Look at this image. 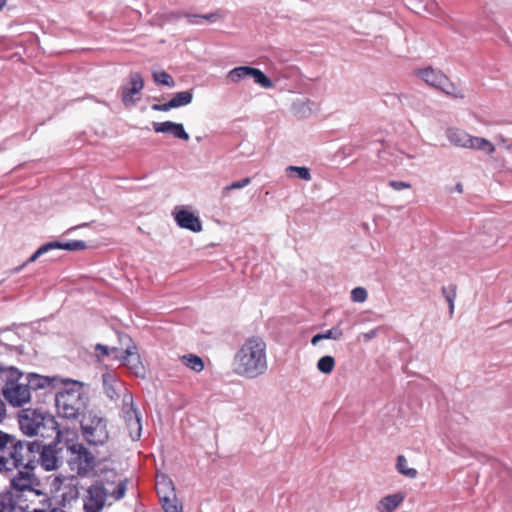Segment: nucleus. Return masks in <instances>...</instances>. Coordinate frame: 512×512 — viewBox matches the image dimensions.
<instances>
[{
  "label": "nucleus",
  "mask_w": 512,
  "mask_h": 512,
  "mask_svg": "<svg viewBox=\"0 0 512 512\" xmlns=\"http://www.w3.org/2000/svg\"><path fill=\"white\" fill-rule=\"evenodd\" d=\"M233 371L238 376L255 379L268 369L266 343L259 336L244 341L233 358Z\"/></svg>",
  "instance_id": "f257e3e1"
},
{
  "label": "nucleus",
  "mask_w": 512,
  "mask_h": 512,
  "mask_svg": "<svg viewBox=\"0 0 512 512\" xmlns=\"http://www.w3.org/2000/svg\"><path fill=\"white\" fill-rule=\"evenodd\" d=\"M63 388L58 391L55 407L58 415L68 420H78L87 411L88 395L84 392L85 384L66 378Z\"/></svg>",
  "instance_id": "f03ea898"
},
{
  "label": "nucleus",
  "mask_w": 512,
  "mask_h": 512,
  "mask_svg": "<svg viewBox=\"0 0 512 512\" xmlns=\"http://www.w3.org/2000/svg\"><path fill=\"white\" fill-rule=\"evenodd\" d=\"M0 375L4 381L2 393L4 398L14 407H20L30 400V386L28 375L14 367L0 368Z\"/></svg>",
  "instance_id": "7ed1b4c3"
},
{
  "label": "nucleus",
  "mask_w": 512,
  "mask_h": 512,
  "mask_svg": "<svg viewBox=\"0 0 512 512\" xmlns=\"http://www.w3.org/2000/svg\"><path fill=\"white\" fill-rule=\"evenodd\" d=\"M80 427L85 441L89 445H104L109 439L107 420L93 411H86L80 416Z\"/></svg>",
  "instance_id": "20e7f679"
},
{
  "label": "nucleus",
  "mask_w": 512,
  "mask_h": 512,
  "mask_svg": "<svg viewBox=\"0 0 512 512\" xmlns=\"http://www.w3.org/2000/svg\"><path fill=\"white\" fill-rule=\"evenodd\" d=\"M61 431L55 416L42 411V407L34 408V440L49 443H60Z\"/></svg>",
  "instance_id": "39448f33"
},
{
  "label": "nucleus",
  "mask_w": 512,
  "mask_h": 512,
  "mask_svg": "<svg viewBox=\"0 0 512 512\" xmlns=\"http://www.w3.org/2000/svg\"><path fill=\"white\" fill-rule=\"evenodd\" d=\"M63 380L59 376H44L34 372V400L36 403L55 405Z\"/></svg>",
  "instance_id": "423d86ee"
},
{
  "label": "nucleus",
  "mask_w": 512,
  "mask_h": 512,
  "mask_svg": "<svg viewBox=\"0 0 512 512\" xmlns=\"http://www.w3.org/2000/svg\"><path fill=\"white\" fill-rule=\"evenodd\" d=\"M119 340L126 345L125 349L120 350L115 359L121 361L136 377L145 378L146 370L137 351L136 345L127 334H119Z\"/></svg>",
  "instance_id": "0eeeda50"
},
{
  "label": "nucleus",
  "mask_w": 512,
  "mask_h": 512,
  "mask_svg": "<svg viewBox=\"0 0 512 512\" xmlns=\"http://www.w3.org/2000/svg\"><path fill=\"white\" fill-rule=\"evenodd\" d=\"M10 488L13 494L15 505L17 504L22 510L29 508L27 499H23L26 493H32V470H19L11 479Z\"/></svg>",
  "instance_id": "6e6552de"
},
{
  "label": "nucleus",
  "mask_w": 512,
  "mask_h": 512,
  "mask_svg": "<svg viewBox=\"0 0 512 512\" xmlns=\"http://www.w3.org/2000/svg\"><path fill=\"white\" fill-rule=\"evenodd\" d=\"M73 457L69 460L72 470L80 476L87 475L96 465L94 455L83 444L74 443L68 446Z\"/></svg>",
  "instance_id": "1a4fd4ad"
},
{
  "label": "nucleus",
  "mask_w": 512,
  "mask_h": 512,
  "mask_svg": "<svg viewBox=\"0 0 512 512\" xmlns=\"http://www.w3.org/2000/svg\"><path fill=\"white\" fill-rule=\"evenodd\" d=\"M122 402L123 418L125 420L129 436L133 441H138L142 432L141 414L134 406L132 394L126 393L123 396Z\"/></svg>",
  "instance_id": "9d476101"
},
{
  "label": "nucleus",
  "mask_w": 512,
  "mask_h": 512,
  "mask_svg": "<svg viewBox=\"0 0 512 512\" xmlns=\"http://www.w3.org/2000/svg\"><path fill=\"white\" fill-rule=\"evenodd\" d=\"M11 450L8 451V458L12 470L24 468L32 470V442L18 441L12 443Z\"/></svg>",
  "instance_id": "9b49d317"
},
{
  "label": "nucleus",
  "mask_w": 512,
  "mask_h": 512,
  "mask_svg": "<svg viewBox=\"0 0 512 512\" xmlns=\"http://www.w3.org/2000/svg\"><path fill=\"white\" fill-rule=\"evenodd\" d=\"M59 443H49L41 440H34V452H40L39 462L46 471H52L58 468L60 457L58 453L60 449L57 448Z\"/></svg>",
  "instance_id": "f8f14e48"
},
{
  "label": "nucleus",
  "mask_w": 512,
  "mask_h": 512,
  "mask_svg": "<svg viewBox=\"0 0 512 512\" xmlns=\"http://www.w3.org/2000/svg\"><path fill=\"white\" fill-rule=\"evenodd\" d=\"M144 88V79L139 72H130L129 83L120 88L121 101L125 107H133L140 100V92Z\"/></svg>",
  "instance_id": "ddd939ff"
},
{
  "label": "nucleus",
  "mask_w": 512,
  "mask_h": 512,
  "mask_svg": "<svg viewBox=\"0 0 512 512\" xmlns=\"http://www.w3.org/2000/svg\"><path fill=\"white\" fill-rule=\"evenodd\" d=\"M87 500L84 502V511L85 512H100L107 498V490L104 487L102 482H97L94 485H91L88 490Z\"/></svg>",
  "instance_id": "4468645a"
},
{
  "label": "nucleus",
  "mask_w": 512,
  "mask_h": 512,
  "mask_svg": "<svg viewBox=\"0 0 512 512\" xmlns=\"http://www.w3.org/2000/svg\"><path fill=\"white\" fill-rule=\"evenodd\" d=\"M174 217L180 228L190 230L194 233L202 231V222L193 212L181 208L174 213Z\"/></svg>",
  "instance_id": "2eb2a0df"
},
{
  "label": "nucleus",
  "mask_w": 512,
  "mask_h": 512,
  "mask_svg": "<svg viewBox=\"0 0 512 512\" xmlns=\"http://www.w3.org/2000/svg\"><path fill=\"white\" fill-rule=\"evenodd\" d=\"M153 129L156 133H170L175 138L188 141L190 139L189 134L186 132L182 123H176L172 121L164 122H153Z\"/></svg>",
  "instance_id": "dca6fc26"
},
{
  "label": "nucleus",
  "mask_w": 512,
  "mask_h": 512,
  "mask_svg": "<svg viewBox=\"0 0 512 512\" xmlns=\"http://www.w3.org/2000/svg\"><path fill=\"white\" fill-rule=\"evenodd\" d=\"M13 437L8 433L0 431V472L12 471L10 459L8 458V446L12 445Z\"/></svg>",
  "instance_id": "f3484780"
},
{
  "label": "nucleus",
  "mask_w": 512,
  "mask_h": 512,
  "mask_svg": "<svg viewBox=\"0 0 512 512\" xmlns=\"http://www.w3.org/2000/svg\"><path fill=\"white\" fill-rule=\"evenodd\" d=\"M417 75L428 85L433 86L437 89L440 88L442 81L446 76L445 74L442 73V71L433 69L431 67L418 70Z\"/></svg>",
  "instance_id": "a211bd4d"
},
{
  "label": "nucleus",
  "mask_w": 512,
  "mask_h": 512,
  "mask_svg": "<svg viewBox=\"0 0 512 512\" xmlns=\"http://www.w3.org/2000/svg\"><path fill=\"white\" fill-rule=\"evenodd\" d=\"M156 491L159 497V501L164 500L165 497L176 500V491L173 481L165 476L156 484Z\"/></svg>",
  "instance_id": "6ab92c4d"
},
{
  "label": "nucleus",
  "mask_w": 512,
  "mask_h": 512,
  "mask_svg": "<svg viewBox=\"0 0 512 512\" xmlns=\"http://www.w3.org/2000/svg\"><path fill=\"white\" fill-rule=\"evenodd\" d=\"M445 134L451 144L467 148L470 135L465 131L457 128H448Z\"/></svg>",
  "instance_id": "aec40b11"
},
{
  "label": "nucleus",
  "mask_w": 512,
  "mask_h": 512,
  "mask_svg": "<svg viewBox=\"0 0 512 512\" xmlns=\"http://www.w3.org/2000/svg\"><path fill=\"white\" fill-rule=\"evenodd\" d=\"M467 148L483 151L486 154H492L495 151V146L491 141L471 135L469 137Z\"/></svg>",
  "instance_id": "412c9836"
},
{
  "label": "nucleus",
  "mask_w": 512,
  "mask_h": 512,
  "mask_svg": "<svg viewBox=\"0 0 512 512\" xmlns=\"http://www.w3.org/2000/svg\"><path fill=\"white\" fill-rule=\"evenodd\" d=\"M443 93L456 99H463L465 97L464 91L459 88L455 83L451 82L447 76H445L442 84L439 88Z\"/></svg>",
  "instance_id": "4be33fe9"
},
{
  "label": "nucleus",
  "mask_w": 512,
  "mask_h": 512,
  "mask_svg": "<svg viewBox=\"0 0 512 512\" xmlns=\"http://www.w3.org/2000/svg\"><path fill=\"white\" fill-rule=\"evenodd\" d=\"M102 382L105 395L111 400L116 399L118 397V393L114 385V383H116L115 375L111 373H104L102 375Z\"/></svg>",
  "instance_id": "5701e85b"
},
{
  "label": "nucleus",
  "mask_w": 512,
  "mask_h": 512,
  "mask_svg": "<svg viewBox=\"0 0 512 512\" xmlns=\"http://www.w3.org/2000/svg\"><path fill=\"white\" fill-rule=\"evenodd\" d=\"M250 66H238L230 70L227 74V79L232 83H238L241 80L250 78L251 76Z\"/></svg>",
  "instance_id": "b1692460"
},
{
  "label": "nucleus",
  "mask_w": 512,
  "mask_h": 512,
  "mask_svg": "<svg viewBox=\"0 0 512 512\" xmlns=\"http://www.w3.org/2000/svg\"><path fill=\"white\" fill-rule=\"evenodd\" d=\"M404 500V496L400 493L391 494L383 497L380 504L384 511L393 512Z\"/></svg>",
  "instance_id": "393cba45"
},
{
  "label": "nucleus",
  "mask_w": 512,
  "mask_h": 512,
  "mask_svg": "<svg viewBox=\"0 0 512 512\" xmlns=\"http://www.w3.org/2000/svg\"><path fill=\"white\" fill-rule=\"evenodd\" d=\"M250 78H252L256 84L260 85L263 88L269 89L274 87V83L272 82V80L258 68H251Z\"/></svg>",
  "instance_id": "a878e982"
},
{
  "label": "nucleus",
  "mask_w": 512,
  "mask_h": 512,
  "mask_svg": "<svg viewBox=\"0 0 512 512\" xmlns=\"http://www.w3.org/2000/svg\"><path fill=\"white\" fill-rule=\"evenodd\" d=\"M170 100L175 108L189 105L193 100V91L186 90L177 92Z\"/></svg>",
  "instance_id": "bb28decb"
},
{
  "label": "nucleus",
  "mask_w": 512,
  "mask_h": 512,
  "mask_svg": "<svg viewBox=\"0 0 512 512\" xmlns=\"http://www.w3.org/2000/svg\"><path fill=\"white\" fill-rule=\"evenodd\" d=\"M396 469L400 474L411 479L416 478L418 474L416 469L407 467V459L404 455L397 456Z\"/></svg>",
  "instance_id": "cd10ccee"
},
{
  "label": "nucleus",
  "mask_w": 512,
  "mask_h": 512,
  "mask_svg": "<svg viewBox=\"0 0 512 512\" xmlns=\"http://www.w3.org/2000/svg\"><path fill=\"white\" fill-rule=\"evenodd\" d=\"M15 509V501L13 494L9 491L0 492V512H13Z\"/></svg>",
  "instance_id": "c85d7f7f"
},
{
  "label": "nucleus",
  "mask_w": 512,
  "mask_h": 512,
  "mask_svg": "<svg viewBox=\"0 0 512 512\" xmlns=\"http://www.w3.org/2000/svg\"><path fill=\"white\" fill-rule=\"evenodd\" d=\"M184 364L195 372H201L204 369L202 358L194 354H188L182 357Z\"/></svg>",
  "instance_id": "c756f323"
},
{
  "label": "nucleus",
  "mask_w": 512,
  "mask_h": 512,
  "mask_svg": "<svg viewBox=\"0 0 512 512\" xmlns=\"http://www.w3.org/2000/svg\"><path fill=\"white\" fill-rule=\"evenodd\" d=\"M441 291L446 301L448 302L449 313L450 316H452L454 313V301L456 298L457 286L455 284H451L448 287H442Z\"/></svg>",
  "instance_id": "7c9ffc66"
},
{
  "label": "nucleus",
  "mask_w": 512,
  "mask_h": 512,
  "mask_svg": "<svg viewBox=\"0 0 512 512\" xmlns=\"http://www.w3.org/2000/svg\"><path fill=\"white\" fill-rule=\"evenodd\" d=\"M335 367V359L330 355L321 357L317 362V368L324 374H330Z\"/></svg>",
  "instance_id": "2f4dec72"
},
{
  "label": "nucleus",
  "mask_w": 512,
  "mask_h": 512,
  "mask_svg": "<svg viewBox=\"0 0 512 512\" xmlns=\"http://www.w3.org/2000/svg\"><path fill=\"white\" fill-rule=\"evenodd\" d=\"M152 75H153L154 82L157 84L164 85L167 87L175 86L174 79L172 78V76L170 74H168L165 71H156V72H153Z\"/></svg>",
  "instance_id": "473e14b6"
},
{
  "label": "nucleus",
  "mask_w": 512,
  "mask_h": 512,
  "mask_svg": "<svg viewBox=\"0 0 512 512\" xmlns=\"http://www.w3.org/2000/svg\"><path fill=\"white\" fill-rule=\"evenodd\" d=\"M58 248L68 251H81L87 248V244L83 240H70L67 242L60 241V246H58Z\"/></svg>",
  "instance_id": "72a5a7b5"
},
{
  "label": "nucleus",
  "mask_w": 512,
  "mask_h": 512,
  "mask_svg": "<svg viewBox=\"0 0 512 512\" xmlns=\"http://www.w3.org/2000/svg\"><path fill=\"white\" fill-rule=\"evenodd\" d=\"M250 183H251L250 177H245L239 181L232 182L230 185H227L223 188L222 196L226 197L231 190L242 189V188L246 187L247 185H249Z\"/></svg>",
  "instance_id": "f704fd0d"
},
{
  "label": "nucleus",
  "mask_w": 512,
  "mask_h": 512,
  "mask_svg": "<svg viewBox=\"0 0 512 512\" xmlns=\"http://www.w3.org/2000/svg\"><path fill=\"white\" fill-rule=\"evenodd\" d=\"M286 170L296 173L302 180L310 181L312 179L310 169L305 166H288Z\"/></svg>",
  "instance_id": "c9c22d12"
},
{
  "label": "nucleus",
  "mask_w": 512,
  "mask_h": 512,
  "mask_svg": "<svg viewBox=\"0 0 512 512\" xmlns=\"http://www.w3.org/2000/svg\"><path fill=\"white\" fill-rule=\"evenodd\" d=\"M120 350L121 349H119L117 347L110 348V347H108L106 345H102V344H96V346H95V351L97 352L98 359H102L103 357L110 355V353H113L114 356L119 355Z\"/></svg>",
  "instance_id": "e433bc0d"
},
{
  "label": "nucleus",
  "mask_w": 512,
  "mask_h": 512,
  "mask_svg": "<svg viewBox=\"0 0 512 512\" xmlns=\"http://www.w3.org/2000/svg\"><path fill=\"white\" fill-rule=\"evenodd\" d=\"M58 246H60V241H51L43 244L34 252V261L51 250L59 249Z\"/></svg>",
  "instance_id": "4c0bfd02"
},
{
  "label": "nucleus",
  "mask_w": 512,
  "mask_h": 512,
  "mask_svg": "<svg viewBox=\"0 0 512 512\" xmlns=\"http://www.w3.org/2000/svg\"><path fill=\"white\" fill-rule=\"evenodd\" d=\"M23 413L20 415V427L26 435L32 436V418L27 415V410L23 411Z\"/></svg>",
  "instance_id": "58836bf2"
},
{
  "label": "nucleus",
  "mask_w": 512,
  "mask_h": 512,
  "mask_svg": "<svg viewBox=\"0 0 512 512\" xmlns=\"http://www.w3.org/2000/svg\"><path fill=\"white\" fill-rule=\"evenodd\" d=\"M162 508L165 512H176V509L183 505L181 501L176 497V500H172L171 498L165 497L164 500L160 501Z\"/></svg>",
  "instance_id": "ea45409f"
},
{
  "label": "nucleus",
  "mask_w": 512,
  "mask_h": 512,
  "mask_svg": "<svg viewBox=\"0 0 512 512\" xmlns=\"http://www.w3.org/2000/svg\"><path fill=\"white\" fill-rule=\"evenodd\" d=\"M323 339L340 340L343 337V330L339 325L333 326L331 329L322 333Z\"/></svg>",
  "instance_id": "a19ab883"
},
{
  "label": "nucleus",
  "mask_w": 512,
  "mask_h": 512,
  "mask_svg": "<svg viewBox=\"0 0 512 512\" xmlns=\"http://www.w3.org/2000/svg\"><path fill=\"white\" fill-rule=\"evenodd\" d=\"M368 297V293L363 287H355L351 291V300L356 303L364 302Z\"/></svg>",
  "instance_id": "79ce46f5"
},
{
  "label": "nucleus",
  "mask_w": 512,
  "mask_h": 512,
  "mask_svg": "<svg viewBox=\"0 0 512 512\" xmlns=\"http://www.w3.org/2000/svg\"><path fill=\"white\" fill-rule=\"evenodd\" d=\"M127 482H128L127 479L120 481L118 483V485L116 486V488L113 490V492L111 493V496L115 500H117V501L121 500L125 496V493L127 490Z\"/></svg>",
  "instance_id": "37998d69"
},
{
  "label": "nucleus",
  "mask_w": 512,
  "mask_h": 512,
  "mask_svg": "<svg viewBox=\"0 0 512 512\" xmlns=\"http://www.w3.org/2000/svg\"><path fill=\"white\" fill-rule=\"evenodd\" d=\"M388 185L396 190V191H400V190H403V189H410L412 186L409 182H404V181H396V180H390L388 182Z\"/></svg>",
  "instance_id": "c03bdc74"
},
{
  "label": "nucleus",
  "mask_w": 512,
  "mask_h": 512,
  "mask_svg": "<svg viewBox=\"0 0 512 512\" xmlns=\"http://www.w3.org/2000/svg\"><path fill=\"white\" fill-rule=\"evenodd\" d=\"M183 16L188 19V22L193 25H198L203 22L202 14L183 13Z\"/></svg>",
  "instance_id": "a18cd8bd"
},
{
  "label": "nucleus",
  "mask_w": 512,
  "mask_h": 512,
  "mask_svg": "<svg viewBox=\"0 0 512 512\" xmlns=\"http://www.w3.org/2000/svg\"><path fill=\"white\" fill-rule=\"evenodd\" d=\"M151 108H152V110H154V111H163V112H166V111H169V110H171V109H174L175 107L173 106L172 101H171V100H169L168 102L163 103V104H158V103L153 104V105L151 106Z\"/></svg>",
  "instance_id": "49530a36"
},
{
  "label": "nucleus",
  "mask_w": 512,
  "mask_h": 512,
  "mask_svg": "<svg viewBox=\"0 0 512 512\" xmlns=\"http://www.w3.org/2000/svg\"><path fill=\"white\" fill-rule=\"evenodd\" d=\"M379 330H380V327L372 329V330H370L368 332L363 333L362 334L363 340L365 342H368V341L374 339L378 335Z\"/></svg>",
  "instance_id": "de8ad7c7"
},
{
  "label": "nucleus",
  "mask_w": 512,
  "mask_h": 512,
  "mask_svg": "<svg viewBox=\"0 0 512 512\" xmlns=\"http://www.w3.org/2000/svg\"><path fill=\"white\" fill-rule=\"evenodd\" d=\"M202 18L208 22H215L219 18V14L217 12H212L202 15Z\"/></svg>",
  "instance_id": "09e8293b"
},
{
  "label": "nucleus",
  "mask_w": 512,
  "mask_h": 512,
  "mask_svg": "<svg viewBox=\"0 0 512 512\" xmlns=\"http://www.w3.org/2000/svg\"><path fill=\"white\" fill-rule=\"evenodd\" d=\"M45 502H50V499H45ZM49 506H51V503H49ZM34 512H57V508L56 507H49L48 510L45 509V508H34Z\"/></svg>",
  "instance_id": "8fccbe9b"
},
{
  "label": "nucleus",
  "mask_w": 512,
  "mask_h": 512,
  "mask_svg": "<svg viewBox=\"0 0 512 512\" xmlns=\"http://www.w3.org/2000/svg\"><path fill=\"white\" fill-rule=\"evenodd\" d=\"M181 17H184L182 12H173L167 15L168 20H178Z\"/></svg>",
  "instance_id": "3c124183"
},
{
  "label": "nucleus",
  "mask_w": 512,
  "mask_h": 512,
  "mask_svg": "<svg viewBox=\"0 0 512 512\" xmlns=\"http://www.w3.org/2000/svg\"><path fill=\"white\" fill-rule=\"evenodd\" d=\"M321 340H324V339H323V335H322V333H318V334H316V335H314V336L312 337V339H311V344L315 346V345H317Z\"/></svg>",
  "instance_id": "603ef678"
},
{
  "label": "nucleus",
  "mask_w": 512,
  "mask_h": 512,
  "mask_svg": "<svg viewBox=\"0 0 512 512\" xmlns=\"http://www.w3.org/2000/svg\"><path fill=\"white\" fill-rule=\"evenodd\" d=\"M455 191H457L458 193H462L463 192V185L461 183H457L455 185Z\"/></svg>",
  "instance_id": "864d4df0"
},
{
  "label": "nucleus",
  "mask_w": 512,
  "mask_h": 512,
  "mask_svg": "<svg viewBox=\"0 0 512 512\" xmlns=\"http://www.w3.org/2000/svg\"><path fill=\"white\" fill-rule=\"evenodd\" d=\"M86 225H87V224H83V226H86ZM80 227H82V225H80ZM78 228H79V226L71 227V228H69L65 233H66V234H68V233H70L71 231H73V230H75V229H78Z\"/></svg>",
  "instance_id": "5fc2aeb1"
},
{
  "label": "nucleus",
  "mask_w": 512,
  "mask_h": 512,
  "mask_svg": "<svg viewBox=\"0 0 512 512\" xmlns=\"http://www.w3.org/2000/svg\"><path fill=\"white\" fill-rule=\"evenodd\" d=\"M6 5V0H0V11L3 9V7Z\"/></svg>",
  "instance_id": "6e6d98bb"
},
{
  "label": "nucleus",
  "mask_w": 512,
  "mask_h": 512,
  "mask_svg": "<svg viewBox=\"0 0 512 512\" xmlns=\"http://www.w3.org/2000/svg\"><path fill=\"white\" fill-rule=\"evenodd\" d=\"M34 494L35 495H42V492L36 488H34Z\"/></svg>",
  "instance_id": "4d7b16f0"
}]
</instances>
